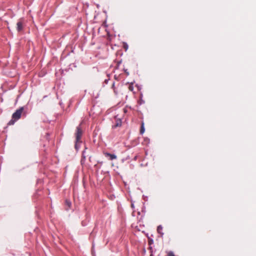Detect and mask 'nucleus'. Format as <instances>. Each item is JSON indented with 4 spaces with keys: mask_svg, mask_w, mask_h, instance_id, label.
<instances>
[{
    "mask_svg": "<svg viewBox=\"0 0 256 256\" xmlns=\"http://www.w3.org/2000/svg\"><path fill=\"white\" fill-rule=\"evenodd\" d=\"M23 110V107H21L18 110H16V112L12 114V119L8 122V124H14L16 121L20 118Z\"/></svg>",
    "mask_w": 256,
    "mask_h": 256,
    "instance_id": "f257e3e1",
    "label": "nucleus"
},
{
    "mask_svg": "<svg viewBox=\"0 0 256 256\" xmlns=\"http://www.w3.org/2000/svg\"><path fill=\"white\" fill-rule=\"evenodd\" d=\"M80 138V128L79 126L77 127V132H76V143L75 144V148L76 150H78V140Z\"/></svg>",
    "mask_w": 256,
    "mask_h": 256,
    "instance_id": "f03ea898",
    "label": "nucleus"
},
{
    "mask_svg": "<svg viewBox=\"0 0 256 256\" xmlns=\"http://www.w3.org/2000/svg\"><path fill=\"white\" fill-rule=\"evenodd\" d=\"M24 28V22L22 20H19L16 24V30L18 32L22 30Z\"/></svg>",
    "mask_w": 256,
    "mask_h": 256,
    "instance_id": "7ed1b4c3",
    "label": "nucleus"
},
{
    "mask_svg": "<svg viewBox=\"0 0 256 256\" xmlns=\"http://www.w3.org/2000/svg\"><path fill=\"white\" fill-rule=\"evenodd\" d=\"M105 156L110 157V160H113L116 158V156L115 154H111L110 153H106Z\"/></svg>",
    "mask_w": 256,
    "mask_h": 256,
    "instance_id": "20e7f679",
    "label": "nucleus"
},
{
    "mask_svg": "<svg viewBox=\"0 0 256 256\" xmlns=\"http://www.w3.org/2000/svg\"><path fill=\"white\" fill-rule=\"evenodd\" d=\"M144 123L143 122H142L140 130V134H143L144 132Z\"/></svg>",
    "mask_w": 256,
    "mask_h": 256,
    "instance_id": "39448f33",
    "label": "nucleus"
},
{
    "mask_svg": "<svg viewBox=\"0 0 256 256\" xmlns=\"http://www.w3.org/2000/svg\"><path fill=\"white\" fill-rule=\"evenodd\" d=\"M162 226H158L157 231H158V233L162 234H163L162 232Z\"/></svg>",
    "mask_w": 256,
    "mask_h": 256,
    "instance_id": "423d86ee",
    "label": "nucleus"
},
{
    "mask_svg": "<svg viewBox=\"0 0 256 256\" xmlns=\"http://www.w3.org/2000/svg\"><path fill=\"white\" fill-rule=\"evenodd\" d=\"M66 204L68 206V208H66V210H68V208L70 207V202H69V201H68V200H66Z\"/></svg>",
    "mask_w": 256,
    "mask_h": 256,
    "instance_id": "0eeeda50",
    "label": "nucleus"
},
{
    "mask_svg": "<svg viewBox=\"0 0 256 256\" xmlns=\"http://www.w3.org/2000/svg\"><path fill=\"white\" fill-rule=\"evenodd\" d=\"M128 88L130 91H132L134 90V86L132 84H129Z\"/></svg>",
    "mask_w": 256,
    "mask_h": 256,
    "instance_id": "6e6552de",
    "label": "nucleus"
},
{
    "mask_svg": "<svg viewBox=\"0 0 256 256\" xmlns=\"http://www.w3.org/2000/svg\"><path fill=\"white\" fill-rule=\"evenodd\" d=\"M168 256H176L172 252H169L168 254Z\"/></svg>",
    "mask_w": 256,
    "mask_h": 256,
    "instance_id": "1a4fd4ad",
    "label": "nucleus"
},
{
    "mask_svg": "<svg viewBox=\"0 0 256 256\" xmlns=\"http://www.w3.org/2000/svg\"><path fill=\"white\" fill-rule=\"evenodd\" d=\"M112 88H113V90H114V93H115L116 94H118V92H117L116 90L115 87H114V82H113V84H112Z\"/></svg>",
    "mask_w": 256,
    "mask_h": 256,
    "instance_id": "9d476101",
    "label": "nucleus"
},
{
    "mask_svg": "<svg viewBox=\"0 0 256 256\" xmlns=\"http://www.w3.org/2000/svg\"><path fill=\"white\" fill-rule=\"evenodd\" d=\"M75 182H76L77 183V184L78 185V176H76V178H75Z\"/></svg>",
    "mask_w": 256,
    "mask_h": 256,
    "instance_id": "9b49d317",
    "label": "nucleus"
},
{
    "mask_svg": "<svg viewBox=\"0 0 256 256\" xmlns=\"http://www.w3.org/2000/svg\"><path fill=\"white\" fill-rule=\"evenodd\" d=\"M121 125V122H117L115 126L116 127V126H120Z\"/></svg>",
    "mask_w": 256,
    "mask_h": 256,
    "instance_id": "f8f14e48",
    "label": "nucleus"
},
{
    "mask_svg": "<svg viewBox=\"0 0 256 256\" xmlns=\"http://www.w3.org/2000/svg\"><path fill=\"white\" fill-rule=\"evenodd\" d=\"M74 201H76V192H74Z\"/></svg>",
    "mask_w": 256,
    "mask_h": 256,
    "instance_id": "ddd939ff",
    "label": "nucleus"
},
{
    "mask_svg": "<svg viewBox=\"0 0 256 256\" xmlns=\"http://www.w3.org/2000/svg\"><path fill=\"white\" fill-rule=\"evenodd\" d=\"M84 154H85V151H84V152H82V154L84 155V158H85Z\"/></svg>",
    "mask_w": 256,
    "mask_h": 256,
    "instance_id": "4468645a",
    "label": "nucleus"
},
{
    "mask_svg": "<svg viewBox=\"0 0 256 256\" xmlns=\"http://www.w3.org/2000/svg\"><path fill=\"white\" fill-rule=\"evenodd\" d=\"M150 256H152V254H150Z\"/></svg>",
    "mask_w": 256,
    "mask_h": 256,
    "instance_id": "2eb2a0df",
    "label": "nucleus"
}]
</instances>
